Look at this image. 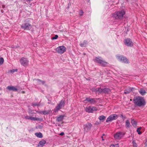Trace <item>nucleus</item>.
<instances>
[{
  "instance_id": "1",
  "label": "nucleus",
  "mask_w": 147,
  "mask_h": 147,
  "mask_svg": "<svg viewBox=\"0 0 147 147\" xmlns=\"http://www.w3.org/2000/svg\"><path fill=\"white\" fill-rule=\"evenodd\" d=\"M125 13V11L124 10H119L113 13L112 14V17L115 20H121L123 18Z\"/></svg>"
},
{
  "instance_id": "2",
  "label": "nucleus",
  "mask_w": 147,
  "mask_h": 147,
  "mask_svg": "<svg viewBox=\"0 0 147 147\" xmlns=\"http://www.w3.org/2000/svg\"><path fill=\"white\" fill-rule=\"evenodd\" d=\"M134 103L138 106L140 107L145 105V101L143 98L140 96H136L134 99Z\"/></svg>"
},
{
  "instance_id": "3",
  "label": "nucleus",
  "mask_w": 147,
  "mask_h": 147,
  "mask_svg": "<svg viewBox=\"0 0 147 147\" xmlns=\"http://www.w3.org/2000/svg\"><path fill=\"white\" fill-rule=\"evenodd\" d=\"M93 61L95 62L100 64L102 66H105L108 64V63L104 61L100 57H95L93 59Z\"/></svg>"
},
{
  "instance_id": "4",
  "label": "nucleus",
  "mask_w": 147,
  "mask_h": 147,
  "mask_svg": "<svg viewBox=\"0 0 147 147\" xmlns=\"http://www.w3.org/2000/svg\"><path fill=\"white\" fill-rule=\"evenodd\" d=\"M116 57L117 59L121 62L125 63H129L128 60L125 57L122 55H117Z\"/></svg>"
},
{
  "instance_id": "5",
  "label": "nucleus",
  "mask_w": 147,
  "mask_h": 147,
  "mask_svg": "<svg viewBox=\"0 0 147 147\" xmlns=\"http://www.w3.org/2000/svg\"><path fill=\"white\" fill-rule=\"evenodd\" d=\"M55 50L58 53L62 54L66 51V48L64 46H60L55 49Z\"/></svg>"
},
{
  "instance_id": "6",
  "label": "nucleus",
  "mask_w": 147,
  "mask_h": 147,
  "mask_svg": "<svg viewBox=\"0 0 147 147\" xmlns=\"http://www.w3.org/2000/svg\"><path fill=\"white\" fill-rule=\"evenodd\" d=\"M97 109V108L95 107L89 106L86 107L85 110L87 112L92 113L96 111Z\"/></svg>"
},
{
  "instance_id": "7",
  "label": "nucleus",
  "mask_w": 147,
  "mask_h": 147,
  "mask_svg": "<svg viewBox=\"0 0 147 147\" xmlns=\"http://www.w3.org/2000/svg\"><path fill=\"white\" fill-rule=\"evenodd\" d=\"M118 117V115L116 114H112L110 115L107 119L106 122L111 121L113 120L116 119Z\"/></svg>"
},
{
  "instance_id": "8",
  "label": "nucleus",
  "mask_w": 147,
  "mask_h": 147,
  "mask_svg": "<svg viewBox=\"0 0 147 147\" xmlns=\"http://www.w3.org/2000/svg\"><path fill=\"white\" fill-rule=\"evenodd\" d=\"M124 135V134L121 132H118L116 133L114 135V138L116 140L121 139Z\"/></svg>"
},
{
  "instance_id": "9",
  "label": "nucleus",
  "mask_w": 147,
  "mask_h": 147,
  "mask_svg": "<svg viewBox=\"0 0 147 147\" xmlns=\"http://www.w3.org/2000/svg\"><path fill=\"white\" fill-rule=\"evenodd\" d=\"M124 43L125 45L127 46L131 47L133 45V42L129 38L125 39L124 40Z\"/></svg>"
},
{
  "instance_id": "10",
  "label": "nucleus",
  "mask_w": 147,
  "mask_h": 147,
  "mask_svg": "<svg viewBox=\"0 0 147 147\" xmlns=\"http://www.w3.org/2000/svg\"><path fill=\"white\" fill-rule=\"evenodd\" d=\"M20 62L22 65L24 66H26L28 65V61L27 58L24 57H22L20 59Z\"/></svg>"
},
{
  "instance_id": "11",
  "label": "nucleus",
  "mask_w": 147,
  "mask_h": 147,
  "mask_svg": "<svg viewBox=\"0 0 147 147\" xmlns=\"http://www.w3.org/2000/svg\"><path fill=\"white\" fill-rule=\"evenodd\" d=\"M21 27L25 30H28L31 28L32 26L29 23H26L22 24L21 26Z\"/></svg>"
},
{
  "instance_id": "12",
  "label": "nucleus",
  "mask_w": 147,
  "mask_h": 147,
  "mask_svg": "<svg viewBox=\"0 0 147 147\" xmlns=\"http://www.w3.org/2000/svg\"><path fill=\"white\" fill-rule=\"evenodd\" d=\"M64 104V101L62 100L61 101L59 104L56 107L55 110V111H58L63 106Z\"/></svg>"
},
{
  "instance_id": "13",
  "label": "nucleus",
  "mask_w": 147,
  "mask_h": 147,
  "mask_svg": "<svg viewBox=\"0 0 147 147\" xmlns=\"http://www.w3.org/2000/svg\"><path fill=\"white\" fill-rule=\"evenodd\" d=\"M86 101H88L91 104H94L96 102V101L94 99L90 98H86L84 101V103H87V102H86Z\"/></svg>"
},
{
  "instance_id": "14",
  "label": "nucleus",
  "mask_w": 147,
  "mask_h": 147,
  "mask_svg": "<svg viewBox=\"0 0 147 147\" xmlns=\"http://www.w3.org/2000/svg\"><path fill=\"white\" fill-rule=\"evenodd\" d=\"M24 118L26 119H30L33 121H39V119L38 118H36V117H33L28 115L25 116Z\"/></svg>"
},
{
  "instance_id": "15",
  "label": "nucleus",
  "mask_w": 147,
  "mask_h": 147,
  "mask_svg": "<svg viewBox=\"0 0 147 147\" xmlns=\"http://www.w3.org/2000/svg\"><path fill=\"white\" fill-rule=\"evenodd\" d=\"M92 126V124L89 123L84 125V130L86 131H88L90 129Z\"/></svg>"
},
{
  "instance_id": "16",
  "label": "nucleus",
  "mask_w": 147,
  "mask_h": 147,
  "mask_svg": "<svg viewBox=\"0 0 147 147\" xmlns=\"http://www.w3.org/2000/svg\"><path fill=\"white\" fill-rule=\"evenodd\" d=\"M7 89L9 90H12L14 91H16L18 90L16 87L12 86H8Z\"/></svg>"
},
{
  "instance_id": "17",
  "label": "nucleus",
  "mask_w": 147,
  "mask_h": 147,
  "mask_svg": "<svg viewBox=\"0 0 147 147\" xmlns=\"http://www.w3.org/2000/svg\"><path fill=\"white\" fill-rule=\"evenodd\" d=\"M34 83H36L38 84H43L44 83V82L41 81L39 79H34Z\"/></svg>"
},
{
  "instance_id": "18",
  "label": "nucleus",
  "mask_w": 147,
  "mask_h": 147,
  "mask_svg": "<svg viewBox=\"0 0 147 147\" xmlns=\"http://www.w3.org/2000/svg\"><path fill=\"white\" fill-rule=\"evenodd\" d=\"M139 92L142 95H144L146 93V91L143 88H141L139 90Z\"/></svg>"
},
{
  "instance_id": "19",
  "label": "nucleus",
  "mask_w": 147,
  "mask_h": 147,
  "mask_svg": "<svg viewBox=\"0 0 147 147\" xmlns=\"http://www.w3.org/2000/svg\"><path fill=\"white\" fill-rule=\"evenodd\" d=\"M64 117V115H61L59 116L58 117H57L56 120L57 121H62Z\"/></svg>"
},
{
  "instance_id": "20",
  "label": "nucleus",
  "mask_w": 147,
  "mask_h": 147,
  "mask_svg": "<svg viewBox=\"0 0 147 147\" xmlns=\"http://www.w3.org/2000/svg\"><path fill=\"white\" fill-rule=\"evenodd\" d=\"M125 127L126 128H129L131 126V125L128 120H127L125 121Z\"/></svg>"
},
{
  "instance_id": "21",
  "label": "nucleus",
  "mask_w": 147,
  "mask_h": 147,
  "mask_svg": "<svg viewBox=\"0 0 147 147\" xmlns=\"http://www.w3.org/2000/svg\"><path fill=\"white\" fill-rule=\"evenodd\" d=\"M134 89L133 88H130L128 89H126L124 91V93L125 94L129 93L132 91V89Z\"/></svg>"
},
{
  "instance_id": "22",
  "label": "nucleus",
  "mask_w": 147,
  "mask_h": 147,
  "mask_svg": "<svg viewBox=\"0 0 147 147\" xmlns=\"http://www.w3.org/2000/svg\"><path fill=\"white\" fill-rule=\"evenodd\" d=\"M88 44V42L86 40H84L83 42L81 43L80 44V46L81 47H84L86 46V45Z\"/></svg>"
},
{
  "instance_id": "23",
  "label": "nucleus",
  "mask_w": 147,
  "mask_h": 147,
  "mask_svg": "<svg viewBox=\"0 0 147 147\" xmlns=\"http://www.w3.org/2000/svg\"><path fill=\"white\" fill-rule=\"evenodd\" d=\"M46 142L45 140H42L40 142L38 145L42 146L46 144Z\"/></svg>"
},
{
  "instance_id": "24",
  "label": "nucleus",
  "mask_w": 147,
  "mask_h": 147,
  "mask_svg": "<svg viewBox=\"0 0 147 147\" xmlns=\"http://www.w3.org/2000/svg\"><path fill=\"white\" fill-rule=\"evenodd\" d=\"M35 135L36 136L39 138H42L43 136L42 134L40 132L36 133Z\"/></svg>"
},
{
  "instance_id": "25",
  "label": "nucleus",
  "mask_w": 147,
  "mask_h": 147,
  "mask_svg": "<svg viewBox=\"0 0 147 147\" xmlns=\"http://www.w3.org/2000/svg\"><path fill=\"white\" fill-rule=\"evenodd\" d=\"M98 119L100 121L102 122L105 119L106 117L103 115H101L99 117Z\"/></svg>"
},
{
  "instance_id": "26",
  "label": "nucleus",
  "mask_w": 147,
  "mask_h": 147,
  "mask_svg": "<svg viewBox=\"0 0 147 147\" xmlns=\"http://www.w3.org/2000/svg\"><path fill=\"white\" fill-rule=\"evenodd\" d=\"M131 123L134 127H136L137 125V122L134 119H132Z\"/></svg>"
},
{
  "instance_id": "27",
  "label": "nucleus",
  "mask_w": 147,
  "mask_h": 147,
  "mask_svg": "<svg viewBox=\"0 0 147 147\" xmlns=\"http://www.w3.org/2000/svg\"><path fill=\"white\" fill-rule=\"evenodd\" d=\"M95 91L96 92H98L100 93H103V89L101 88H98L96 89Z\"/></svg>"
},
{
  "instance_id": "28",
  "label": "nucleus",
  "mask_w": 147,
  "mask_h": 147,
  "mask_svg": "<svg viewBox=\"0 0 147 147\" xmlns=\"http://www.w3.org/2000/svg\"><path fill=\"white\" fill-rule=\"evenodd\" d=\"M110 92V90L108 88H105L103 89V93H108Z\"/></svg>"
},
{
  "instance_id": "29",
  "label": "nucleus",
  "mask_w": 147,
  "mask_h": 147,
  "mask_svg": "<svg viewBox=\"0 0 147 147\" xmlns=\"http://www.w3.org/2000/svg\"><path fill=\"white\" fill-rule=\"evenodd\" d=\"M141 127H140L137 128V131L138 132L139 134H142V132L140 131V130L141 129Z\"/></svg>"
},
{
  "instance_id": "30",
  "label": "nucleus",
  "mask_w": 147,
  "mask_h": 147,
  "mask_svg": "<svg viewBox=\"0 0 147 147\" xmlns=\"http://www.w3.org/2000/svg\"><path fill=\"white\" fill-rule=\"evenodd\" d=\"M4 59L2 57L0 58V65H1L3 63Z\"/></svg>"
},
{
  "instance_id": "31",
  "label": "nucleus",
  "mask_w": 147,
  "mask_h": 147,
  "mask_svg": "<svg viewBox=\"0 0 147 147\" xmlns=\"http://www.w3.org/2000/svg\"><path fill=\"white\" fill-rule=\"evenodd\" d=\"M132 143L133 144V147H137V144L134 141H133Z\"/></svg>"
},
{
  "instance_id": "32",
  "label": "nucleus",
  "mask_w": 147,
  "mask_h": 147,
  "mask_svg": "<svg viewBox=\"0 0 147 147\" xmlns=\"http://www.w3.org/2000/svg\"><path fill=\"white\" fill-rule=\"evenodd\" d=\"M83 13L84 12L82 10H80L79 11V14L80 16L83 15Z\"/></svg>"
},
{
  "instance_id": "33",
  "label": "nucleus",
  "mask_w": 147,
  "mask_h": 147,
  "mask_svg": "<svg viewBox=\"0 0 147 147\" xmlns=\"http://www.w3.org/2000/svg\"><path fill=\"white\" fill-rule=\"evenodd\" d=\"M58 36L57 35H55V36L53 37H52V39L54 40V39H56L58 37Z\"/></svg>"
},
{
  "instance_id": "34",
  "label": "nucleus",
  "mask_w": 147,
  "mask_h": 147,
  "mask_svg": "<svg viewBox=\"0 0 147 147\" xmlns=\"http://www.w3.org/2000/svg\"><path fill=\"white\" fill-rule=\"evenodd\" d=\"M119 144H115V145H114V147H119Z\"/></svg>"
},
{
  "instance_id": "35",
  "label": "nucleus",
  "mask_w": 147,
  "mask_h": 147,
  "mask_svg": "<svg viewBox=\"0 0 147 147\" xmlns=\"http://www.w3.org/2000/svg\"><path fill=\"white\" fill-rule=\"evenodd\" d=\"M38 105V104L37 103H33L32 104V105L33 106H37Z\"/></svg>"
},
{
  "instance_id": "36",
  "label": "nucleus",
  "mask_w": 147,
  "mask_h": 147,
  "mask_svg": "<svg viewBox=\"0 0 147 147\" xmlns=\"http://www.w3.org/2000/svg\"><path fill=\"white\" fill-rule=\"evenodd\" d=\"M64 134V133L63 132H62L60 134V135L61 136L63 135Z\"/></svg>"
},
{
  "instance_id": "37",
  "label": "nucleus",
  "mask_w": 147,
  "mask_h": 147,
  "mask_svg": "<svg viewBox=\"0 0 147 147\" xmlns=\"http://www.w3.org/2000/svg\"><path fill=\"white\" fill-rule=\"evenodd\" d=\"M48 113V112H47L44 111L43 112V113L45 115V114H47Z\"/></svg>"
},
{
  "instance_id": "38",
  "label": "nucleus",
  "mask_w": 147,
  "mask_h": 147,
  "mask_svg": "<svg viewBox=\"0 0 147 147\" xmlns=\"http://www.w3.org/2000/svg\"><path fill=\"white\" fill-rule=\"evenodd\" d=\"M110 147H114V144H112L110 145Z\"/></svg>"
},
{
  "instance_id": "39",
  "label": "nucleus",
  "mask_w": 147,
  "mask_h": 147,
  "mask_svg": "<svg viewBox=\"0 0 147 147\" xmlns=\"http://www.w3.org/2000/svg\"><path fill=\"white\" fill-rule=\"evenodd\" d=\"M102 140L103 141L104 140L103 139V136H102Z\"/></svg>"
},
{
  "instance_id": "40",
  "label": "nucleus",
  "mask_w": 147,
  "mask_h": 147,
  "mask_svg": "<svg viewBox=\"0 0 147 147\" xmlns=\"http://www.w3.org/2000/svg\"><path fill=\"white\" fill-rule=\"evenodd\" d=\"M146 147H147V141L146 142Z\"/></svg>"
},
{
  "instance_id": "41",
  "label": "nucleus",
  "mask_w": 147,
  "mask_h": 147,
  "mask_svg": "<svg viewBox=\"0 0 147 147\" xmlns=\"http://www.w3.org/2000/svg\"><path fill=\"white\" fill-rule=\"evenodd\" d=\"M121 117H123V115H121Z\"/></svg>"
},
{
  "instance_id": "42",
  "label": "nucleus",
  "mask_w": 147,
  "mask_h": 147,
  "mask_svg": "<svg viewBox=\"0 0 147 147\" xmlns=\"http://www.w3.org/2000/svg\"><path fill=\"white\" fill-rule=\"evenodd\" d=\"M22 92L23 93H24V91H23V92Z\"/></svg>"
},
{
  "instance_id": "43",
  "label": "nucleus",
  "mask_w": 147,
  "mask_h": 147,
  "mask_svg": "<svg viewBox=\"0 0 147 147\" xmlns=\"http://www.w3.org/2000/svg\"><path fill=\"white\" fill-rule=\"evenodd\" d=\"M1 90V88H0V90Z\"/></svg>"
},
{
  "instance_id": "44",
  "label": "nucleus",
  "mask_w": 147,
  "mask_h": 147,
  "mask_svg": "<svg viewBox=\"0 0 147 147\" xmlns=\"http://www.w3.org/2000/svg\"><path fill=\"white\" fill-rule=\"evenodd\" d=\"M104 135H105V134H103V136H104Z\"/></svg>"
}]
</instances>
